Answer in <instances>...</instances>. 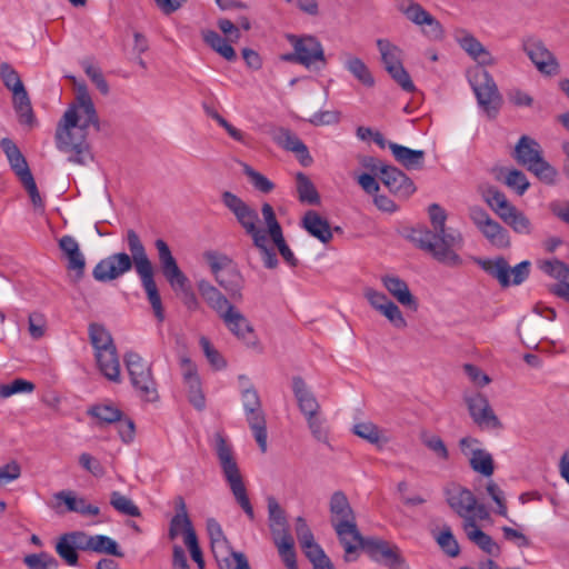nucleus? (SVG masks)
<instances>
[{"mask_svg": "<svg viewBox=\"0 0 569 569\" xmlns=\"http://www.w3.org/2000/svg\"><path fill=\"white\" fill-rule=\"evenodd\" d=\"M469 218L492 246L497 248H508L510 246V237L507 229L493 220L483 208L478 206L471 207L469 209Z\"/></svg>", "mask_w": 569, "mask_h": 569, "instance_id": "a211bd4d", "label": "nucleus"}, {"mask_svg": "<svg viewBox=\"0 0 569 569\" xmlns=\"http://www.w3.org/2000/svg\"><path fill=\"white\" fill-rule=\"evenodd\" d=\"M183 381L188 391L190 403L198 410L206 407V398L201 389V382L197 373L196 365L188 358L181 359Z\"/></svg>", "mask_w": 569, "mask_h": 569, "instance_id": "5701e85b", "label": "nucleus"}, {"mask_svg": "<svg viewBox=\"0 0 569 569\" xmlns=\"http://www.w3.org/2000/svg\"><path fill=\"white\" fill-rule=\"evenodd\" d=\"M110 505L120 513L129 517H140L139 507L128 497L119 491H112L110 495Z\"/></svg>", "mask_w": 569, "mask_h": 569, "instance_id": "49530a36", "label": "nucleus"}, {"mask_svg": "<svg viewBox=\"0 0 569 569\" xmlns=\"http://www.w3.org/2000/svg\"><path fill=\"white\" fill-rule=\"evenodd\" d=\"M241 387V401L243 405L247 422L253 432L254 439L261 450L267 451V421L262 410V403L258 390L250 379L240 375L238 377Z\"/></svg>", "mask_w": 569, "mask_h": 569, "instance_id": "1a4fd4ad", "label": "nucleus"}, {"mask_svg": "<svg viewBox=\"0 0 569 569\" xmlns=\"http://www.w3.org/2000/svg\"><path fill=\"white\" fill-rule=\"evenodd\" d=\"M127 247L130 254L117 252L101 259L92 270L93 278L99 282L116 280L134 267L141 284L147 293L149 303L159 322L164 320V310L160 293L154 281V271L146 248L133 229L127 230Z\"/></svg>", "mask_w": 569, "mask_h": 569, "instance_id": "f03ea898", "label": "nucleus"}, {"mask_svg": "<svg viewBox=\"0 0 569 569\" xmlns=\"http://www.w3.org/2000/svg\"><path fill=\"white\" fill-rule=\"evenodd\" d=\"M88 331L90 342L94 348V355L116 347L110 332L102 325L90 323Z\"/></svg>", "mask_w": 569, "mask_h": 569, "instance_id": "a19ab883", "label": "nucleus"}, {"mask_svg": "<svg viewBox=\"0 0 569 569\" xmlns=\"http://www.w3.org/2000/svg\"><path fill=\"white\" fill-rule=\"evenodd\" d=\"M308 427L316 440L329 445V432L326 421L319 415L306 418Z\"/></svg>", "mask_w": 569, "mask_h": 569, "instance_id": "4d7b16f0", "label": "nucleus"}, {"mask_svg": "<svg viewBox=\"0 0 569 569\" xmlns=\"http://www.w3.org/2000/svg\"><path fill=\"white\" fill-rule=\"evenodd\" d=\"M244 174L249 178L251 184L262 193H269L274 189V184L266 176L256 171L250 166L244 164Z\"/></svg>", "mask_w": 569, "mask_h": 569, "instance_id": "5fc2aeb1", "label": "nucleus"}, {"mask_svg": "<svg viewBox=\"0 0 569 569\" xmlns=\"http://www.w3.org/2000/svg\"><path fill=\"white\" fill-rule=\"evenodd\" d=\"M503 182L507 187L515 190L519 196H522L530 186L526 174L518 169L508 170Z\"/></svg>", "mask_w": 569, "mask_h": 569, "instance_id": "864d4df0", "label": "nucleus"}, {"mask_svg": "<svg viewBox=\"0 0 569 569\" xmlns=\"http://www.w3.org/2000/svg\"><path fill=\"white\" fill-rule=\"evenodd\" d=\"M455 39L461 49L479 64L478 67L483 68L485 66H493L496 63V59L492 54L471 33L465 30H458L455 34Z\"/></svg>", "mask_w": 569, "mask_h": 569, "instance_id": "b1692460", "label": "nucleus"}, {"mask_svg": "<svg viewBox=\"0 0 569 569\" xmlns=\"http://www.w3.org/2000/svg\"><path fill=\"white\" fill-rule=\"evenodd\" d=\"M330 522L337 533L339 542L343 547L345 562H353L358 559V547L352 540L360 533L357 527L356 515L345 492L335 491L330 498Z\"/></svg>", "mask_w": 569, "mask_h": 569, "instance_id": "39448f33", "label": "nucleus"}, {"mask_svg": "<svg viewBox=\"0 0 569 569\" xmlns=\"http://www.w3.org/2000/svg\"><path fill=\"white\" fill-rule=\"evenodd\" d=\"M261 214L263 217L266 227L268 228L267 238H270L273 244L278 248L279 253L281 254L283 260L290 267H297L298 259L295 257L293 252L291 251V249L289 248L284 240L282 227L277 219L272 206L268 202H264L261 206Z\"/></svg>", "mask_w": 569, "mask_h": 569, "instance_id": "6ab92c4d", "label": "nucleus"}, {"mask_svg": "<svg viewBox=\"0 0 569 569\" xmlns=\"http://www.w3.org/2000/svg\"><path fill=\"white\" fill-rule=\"evenodd\" d=\"M483 199L487 204L501 218V213H506L509 211V208H513L506 194L498 190L497 188L489 187L483 192Z\"/></svg>", "mask_w": 569, "mask_h": 569, "instance_id": "37998d69", "label": "nucleus"}, {"mask_svg": "<svg viewBox=\"0 0 569 569\" xmlns=\"http://www.w3.org/2000/svg\"><path fill=\"white\" fill-rule=\"evenodd\" d=\"M292 391L305 418L319 415L320 405L301 377L292 378Z\"/></svg>", "mask_w": 569, "mask_h": 569, "instance_id": "c85d7f7f", "label": "nucleus"}, {"mask_svg": "<svg viewBox=\"0 0 569 569\" xmlns=\"http://www.w3.org/2000/svg\"><path fill=\"white\" fill-rule=\"evenodd\" d=\"M268 519L273 540L291 536L284 510L274 497H268Z\"/></svg>", "mask_w": 569, "mask_h": 569, "instance_id": "473e14b6", "label": "nucleus"}, {"mask_svg": "<svg viewBox=\"0 0 569 569\" xmlns=\"http://www.w3.org/2000/svg\"><path fill=\"white\" fill-rule=\"evenodd\" d=\"M223 206L234 216L238 224L248 234L254 248L258 249L262 258L263 264L268 269H274L278 266V258L272 247L268 246L267 230L258 227V211L247 203L243 199L231 191L221 193Z\"/></svg>", "mask_w": 569, "mask_h": 569, "instance_id": "20e7f679", "label": "nucleus"}, {"mask_svg": "<svg viewBox=\"0 0 569 569\" xmlns=\"http://www.w3.org/2000/svg\"><path fill=\"white\" fill-rule=\"evenodd\" d=\"M214 451L224 480L227 481L236 501L242 508L249 519L253 520L254 512L247 495V489L241 476L233 449L221 433L214 436Z\"/></svg>", "mask_w": 569, "mask_h": 569, "instance_id": "423d86ee", "label": "nucleus"}, {"mask_svg": "<svg viewBox=\"0 0 569 569\" xmlns=\"http://www.w3.org/2000/svg\"><path fill=\"white\" fill-rule=\"evenodd\" d=\"M88 413L97 418L101 423H113L121 421L122 412L110 405H97L88 410Z\"/></svg>", "mask_w": 569, "mask_h": 569, "instance_id": "de8ad7c7", "label": "nucleus"}, {"mask_svg": "<svg viewBox=\"0 0 569 569\" xmlns=\"http://www.w3.org/2000/svg\"><path fill=\"white\" fill-rule=\"evenodd\" d=\"M381 282L386 290L403 307L417 310V299L411 293L407 282L397 276H383Z\"/></svg>", "mask_w": 569, "mask_h": 569, "instance_id": "c756f323", "label": "nucleus"}, {"mask_svg": "<svg viewBox=\"0 0 569 569\" xmlns=\"http://www.w3.org/2000/svg\"><path fill=\"white\" fill-rule=\"evenodd\" d=\"M91 551L123 557V552L119 549L118 543L110 537L103 535L92 536Z\"/></svg>", "mask_w": 569, "mask_h": 569, "instance_id": "8fccbe9b", "label": "nucleus"}, {"mask_svg": "<svg viewBox=\"0 0 569 569\" xmlns=\"http://www.w3.org/2000/svg\"><path fill=\"white\" fill-rule=\"evenodd\" d=\"M154 246L162 274L172 290L181 293V300L188 310H198L200 307L198 298L191 289L188 277L179 268L168 243L162 239H157Z\"/></svg>", "mask_w": 569, "mask_h": 569, "instance_id": "0eeeda50", "label": "nucleus"}, {"mask_svg": "<svg viewBox=\"0 0 569 569\" xmlns=\"http://www.w3.org/2000/svg\"><path fill=\"white\" fill-rule=\"evenodd\" d=\"M352 542L358 547V551L362 549L371 560L391 569H397L403 563L399 548L387 540L377 537H363L359 533Z\"/></svg>", "mask_w": 569, "mask_h": 569, "instance_id": "ddd939ff", "label": "nucleus"}, {"mask_svg": "<svg viewBox=\"0 0 569 569\" xmlns=\"http://www.w3.org/2000/svg\"><path fill=\"white\" fill-rule=\"evenodd\" d=\"M429 217L432 230L415 228L410 231L409 240L419 249L429 253L436 261L449 267L462 264L461 257L456 252L463 244V238L458 231H447L446 211L437 203L429 206Z\"/></svg>", "mask_w": 569, "mask_h": 569, "instance_id": "7ed1b4c3", "label": "nucleus"}, {"mask_svg": "<svg viewBox=\"0 0 569 569\" xmlns=\"http://www.w3.org/2000/svg\"><path fill=\"white\" fill-rule=\"evenodd\" d=\"M377 47L385 69L390 77L401 87L402 90L407 92L415 91V84L402 64L403 51L388 39H378Z\"/></svg>", "mask_w": 569, "mask_h": 569, "instance_id": "4468645a", "label": "nucleus"}, {"mask_svg": "<svg viewBox=\"0 0 569 569\" xmlns=\"http://www.w3.org/2000/svg\"><path fill=\"white\" fill-rule=\"evenodd\" d=\"M462 529L475 546L489 556L497 557L500 555L501 549L499 545L485 531H482L476 523V519H468L463 521Z\"/></svg>", "mask_w": 569, "mask_h": 569, "instance_id": "a878e982", "label": "nucleus"}, {"mask_svg": "<svg viewBox=\"0 0 569 569\" xmlns=\"http://www.w3.org/2000/svg\"><path fill=\"white\" fill-rule=\"evenodd\" d=\"M204 258L210 267V271L216 278L219 273L232 266V261L224 254H219L214 251H208L204 253Z\"/></svg>", "mask_w": 569, "mask_h": 569, "instance_id": "052dcab7", "label": "nucleus"}, {"mask_svg": "<svg viewBox=\"0 0 569 569\" xmlns=\"http://www.w3.org/2000/svg\"><path fill=\"white\" fill-rule=\"evenodd\" d=\"M123 361L131 386L138 396L147 402L157 401L159 395L151 363L134 351H128L123 357Z\"/></svg>", "mask_w": 569, "mask_h": 569, "instance_id": "9d476101", "label": "nucleus"}, {"mask_svg": "<svg viewBox=\"0 0 569 569\" xmlns=\"http://www.w3.org/2000/svg\"><path fill=\"white\" fill-rule=\"evenodd\" d=\"M203 41L217 53L228 61H233L237 58L234 49L228 43L226 38H222L218 32L213 30L202 31Z\"/></svg>", "mask_w": 569, "mask_h": 569, "instance_id": "ea45409f", "label": "nucleus"}, {"mask_svg": "<svg viewBox=\"0 0 569 569\" xmlns=\"http://www.w3.org/2000/svg\"><path fill=\"white\" fill-rule=\"evenodd\" d=\"M272 139L278 146L295 152L303 166L312 162L307 146L289 129L282 127L274 129L272 131Z\"/></svg>", "mask_w": 569, "mask_h": 569, "instance_id": "393cba45", "label": "nucleus"}, {"mask_svg": "<svg viewBox=\"0 0 569 569\" xmlns=\"http://www.w3.org/2000/svg\"><path fill=\"white\" fill-rule=\"evenodd\" d=\"M1 148L7 156L10 168L18 177L20 182L24 179L33 177L24 156L11 139L3 138L1 140Z\"/></svg>", "mask_w": 569, "mask_h": 569, "instance_id": "7c9ffc66", "label": "nucleus"}, {"mask_svg": "<svg viewBox=\"0 0 569 569\" xmlns=\"http://www.w3.org/2000/svg\"><path fill=\"white\" fill-rule=\"evenodd\" d=\"M302 550L306 557L313 565V569H335L331 560L317 542Z\"/></svg>", "mask_w": 569, "mask_h": 569, "instance_id": "3c124183", "label": "nucleus"}, {"mask_svg": "<svg viewBox=\"0 0 569 569\" xmlns=\"http://www.w3.org/2000/svg\"><path fill=\"white\" fill-rule=\"evenodd\" d=\"M470 467L473 471L485 477H490L495 471L492 456L482 449H473L469 459Z\"/></svg>", "mask_w": 569, "mask_h": 569, "instance_id": "79ce46f5", "label": "nucleus"}, {"mask_svg": "<svg viewBox=\"0 0 569 569\" xmlns=\"http://www.w3.org/2000/svg\"><path fill=\"white\" fill-rule=\"evenodd\" d=\"M476 262L486 273L496 279L502 288L511 284H521L529 277L530 272V262L527 260L521 261L513 268L509 266L503 257L493 259L478 258Z\"/></svg>", "mask_w": 569, "mask_h": 569, "instance_id": "f8f14e48", "label": "nucleus"}, {"mask_svg": "<svg viewBox=\"0 0 569 569\" xmlns=\"http://www.w3.org/2000/svg\"><path fill=\"white\" fill-rule=\"evenodd\" d=\"M13 108L19 117V121L23 124L32 126L36 121L31 101L24 87L14 90Z\"/></svg>", "mask_w": 569, "mask_h": 569, "instance_id": "e433bc0d", "label": "nucleus"}, {"mask_svg": "<svg viewBox=\"0 0 569 569\" xmlns=\"http://www.w3.org/2000/svg\"><path fill=\"white\" fill-rule=\"evenodd\" d=\"M199 343L203 350V353L210 365L216 369H222L226 367V361L220 352L211 345L208 338L201 337Z\"/></svg>", "mask_w": 569, "mask_h": 569, "instance_id": "0e129e2a", "label": "nucleus"}, {"mask_svg": "<svg viewBox=\"0 0 569 569\" xmlns=\"http://www.w3.org/2000/svg\"><path fill=\"white\" fill-rule=\"evenodd\" d=\"M445 496L447 503L463 521L475 519L472 508L476 503V497L469 489L457 483H450L445 489Z\"/></svg>", "mask_w": 569, "mask_h": 569, "instance_id": "412c9836", "label": "nucleus"}, {"mask_svg": "<svg viewBox=\"0 0 569 569\" xmlns=\"http://www.w3.org/2000/svg\"><path fill=\"white\" fill-rule=\"evenodd\" d=\"M214 280L218 284L223 288L227 293L236 300L242 299V288L244 284V279L240 272V270L234 266H230L228 269L219 273Z\"/></svg>", "mask_w": 569, "mask_h": 569, "instance_id": "72a5a7b5", "label": "nucleus"}, {"mask_svg": "<svg viewBox=\"0 0 569 569\" xmlns=\"http://www.w3.org/2000/svg\"><path fill=\"white\" fill-rule=\"evenodd\" d=\"M437 542L441 549L450 557H457L460 552L458 541L456 540L451 529L446 527L437 537Z\"/></svg>", "mask_w": 569, "mask_h": 569, "instance_id": "13d9d810", "label": "nucleus"}, {"mask_svg": "<svg viewBox=\"0 0 569 569\" xmlns=\"http://www.w3.org/2000/svg\"><path fill=\"white\" fill-rule=\"evenodd\" d=\"M34 385L24 379H14L8 385L0 386V398H8L20 392H32Z\"/></svg>", "mask_w": 569, "mask_h": 569, "instance_id": "e2e57ef3", "label": "nucleus"}, {"mask_svg": "<svg viewBox=\"0 0 569 569\" xmlns=\"http://www.w3.org/2000/svg\"><path fill=\"white\" fill-rule=\"evenodd\" d=\"M92 126L100 131V121L86 86H79L76 100L59 120L54 142L57 149L67 154V160L79 166H87L93 160L88 142V128Z\"/></svg>", "mask_w": 569, "mask_h": 569, "instance_id": "f257e3e1", "label": "nucleus"}, {"mask_svg": "<svg viewBox=\"0 0 569 569\" xmlns=\"http://www.w3.org/2000/svg\"><path fill=\"white\" fill-rule=\"evenodd\" d=\"M353 432L358 437L372 445L386 443L387 439L382 437L380 429L372 422H360L353 426Z\"/></svg>", "mask_w": 569, "mask_h": 569, "instance_id": "09e8293b", "label": "nucleus"}, {"mask_svg": "<svg viewBox=\"0 0 569 569\" xmlns=\"http://www.w3.org/2000/svg\"><path fill=\"white\" fill-rule=\"evenodd\" d=\"M278 552L288 569H298L295 552V541L292 536H284L273 540Z\"/></svg>", "mask_w": 569, "mask_h": 569, "instance_id": "a18cd8bd", "label": "nucleus"}, {"mask_svg": "<svg viewBox=\"0 0 569 569\" xmlns=\"http://www.w3.org/2000/svg\"><path fill=\"white\" fill-rule=\"evenodd\" d=\"M395 159L408 170H419L423 168L426 152L423 150H413L396 142L388 143Z\"/></svg>", "mask_w": 569, "mask_h": 569, "instance_id": "2f4dec72", "label": "nucleus"}, {"mask_svg": "<svg viewBox=\"0 0 569 569\" xmlns=\"http://www.w3.org/2000/svg\"><path fill=\"white\" fill-rule=\"evenodd\" d=\"M56 552L68 566L76 567L78 565V550L67 533L59 537L56 543Z\"/></svg>", "mask_w": 569, "mask_h": 569, "instance_id": "c03bdc74", "label": "nucleus"}, {"mask_svg": "<svg viewBox=\"0 0 569 569\" xmlns=\"http://www.w3.org/2000/svg\"><path fill=\"white\" fill-rule=\"evenodd\" d=\"M197 289L208 307L211 308L219 318L227 309L233 306L217 287L206 279H199L197 281Z\"/></svg>", "mask_w": 569, "mask_h": 569, "instance_id": "bb28decb", "label": "nucleus"}, {"mask_svg": "<svg viewBox=\"0 0 569 569\" xmlns=\"http://www.w3.org/2000/svg\"><path fill=\"white\" fill-rule=\"evenodd\" d=\"M381 182L399 199H408L416 192L413 181L400 169L389 166L382 169Z\"/></svg>", "mask_w": 569, "mask_h": 569, "instance_id": "4be33fe9", "label": "nucleus"}, {"mask_svg": "<svg viewBox=\"0 0 569 569\" xmlns=\"http://www.w3.org/2000/svg\"><path fill=\"white\" fill-rule=\"evenodd\" d=\"M513 159L539 180L547 184H553L557 170L542 157V149L538 141L528 136H521L515 147Z\"/></svg>", "mask_w": 569, "mask_h": 569, "instance_id": "6e6552de", "label": "nucleus"}, {"mask_svg": "<svg viewBox=\"0 0 569 569\" xmlns=\"http://www.w3.org/2000/svg\"><path fill=\"white\" fill-rule=\"evenodd\" d=\"M23 562L31 569H57L59 566L57 559L47 552L28 555Z\"/></svg>", "mask_w": 569, "mask_h": 569, "instance_id": "603ef678", "label": "nucleus"}, {"mask_svg": "<svg viewBox=\"0 0 569 569\" xmlns=\"http://www.w3.org/2000/svg\"><path fill=\"white\" fill-rule=\"evenodd\" d=\"M68 259L67 269L73 271L74 281H79L84 274L86 259L83 253L79 250L69 251L64 253Z\"/></svg>", "mask_w": 569, "mask_h": 569, "instance_id": "bf43d9fd", "label": "nucleus"}, {"mask_svg": "<svg viewBox=\"0 0 569 569\" xmlns=\"http://www.w3.org/2000/svg\"><path fill=\"white\" fill-rule=\"evenodd\" d=\"M345 56L346 59L343 66L346 70H348L352 74V77L362 86L367 88H372L376 82L368 66L356 56H352L350 53H346Z\"/></svg>", "mask_w": 569, "mask_h": 569, "instance_id": "c9c22d12", "label": "nucleus"}, {"mask_svg": "<svg viewBox=\"0 0 569 569\" xmlns=\"http://www.w3.org/2000/svg\"><path fill=\"white\" fill-rule=\"evenodd\" d=\"M220 319L227 327V329L246 347L262 351L260 340L254 331L253 326L247 319V317L234 306L227 309Z\"/></svg>", "mask_w": 569, "mask_h": 569, "instance_id": "f3484780", "label": "nucleus"}, {"mask_svg": "<svg viewBox=\"0 0 569 569\" xmlns=\"http://www.w3.org/2000/svg\"><path fill=\"white\" fill-rule=\"evenodd\" d=\"M465 402L473 422L480 428L500 429L502 425L493 412L487 397L482 393H473L465 397Z\"/></svg>", "mask_w": 569, "mask_h": 569, "instance_id": "aec40b11", "label": "nucleus"}, {"mask_svg": "<svg viewBox=\"0 0 569 569\" xmlns=\"http://www.w3.org/2000/svg\"><path fill=\"white\" fill-rule=\"evenodd\" d=\"M301 227L313 238L327 244L332 240L333 233L329 221L315 210H308L301 219Z\"/></svg>", "mask_w": 569, "mask_h": 569, "instance_id": "cd10ccee", "label": "nucleus"}, {"mask_svg": "<svg viewBox=\"0 0 569 569\" xmlns=\"http://www.w3.org/2000/svg\"><path fill=\"white\" fill-rule=\"evenodd\" d=\"M521 49L531 63L545 77H555L560 73V63L543 40L535 36L525 37L521 40Z\"/></svg>", "mask_w": 569, "mask_h": 569, "instance_id": "2eb2a0df", "label": "nucleus"}, {"mask_svg": "<svg viewBox=\"0 0 569 569\" xmlns=\"http://www.w3.org/2000/svg\"><path fill=\"white\" fill-rule=\"evenodd\" d=\"M296 535L302 549L315 543V537L303 517L296 519Z\"/></svg>", "mask_w": 569, "mask_h": 569, "instance_id": "774afa93", "label": "nucleus"}, {"mask_svg": "<svg viewBox=\"0 0 569 569\" xmlns=\"http://www.w3.org/2000/svg\"><path fill=\"white\" fill-rule=\"evenodd\" d=\"M94 356L100 372L112 382H121L120 362L117 348L111 347L108 350L98 352Z\"/></svg>", "mask_w": 569, "mask_h": 569, "instance_id": "f704fd0d", "label": "nucleus"}, {"mask_svg": "<svg viewBox=\"0 0 569 569\" xmlns=\"http://www.w3.org/2000/svg\"><path fill=\"white\" fill-rule=\"evenodd\" d=\"M288 42L296 49L300 60V64L307 69H322L327 64L325 50L321 42L311 34L297 36L288 33L286 36Z\"/></svg>", "mask_w": 569, "mask_h": 569, "instance_id": "dca6fc26", "label": "nucleus"}, {"mask_svg": "<svg viewBox=\"0 0 569 569\" xmlns=\"http://www.w3.org/2000/svg\"><path fill=\"white\" fill-rule=\"evenodd\" d=\"M296 188L300 202L311 206L320 204V196L313 182L303 172H298L296 174Z\"/></svg>", "mask_w": 569, "mask_h": 569, "instance_id": "58836bf2", "label": "nucleus"}, {"mask_svg": "<svg viewBox=\"0 0 569 569\" xmlns=\"http://www.w3.org/2000/svg\"><path fill=\"white\" fill-rule=\"evenodd\" d=\"M468 79L479 107L489 118H495L501 107L502 98L492 76L481 67H473L468 71Z\"/></svg>", "mask_w": 569, "mask_h": 569, "instance_id": "9b49d317", "label": "nucleus"}, {"mask_svg": "<svg viewBox=\"0 0 569 569\" xmlns=\"http://www.w3.org/2000/svg\"><path fill=\"white\" fill-rule=\"evenodd\" d=\"M486 489H487L488 495L491 497V499L497 505L496 512L503 518H508V509H507V505H506V500H505V493L500 489V487L496 482L489 481L487 483Z\"/></svg>", "mask_w": 569, "mask_h": 569, "instance_id": "69168bd1", "label": "nucleus"}, {"mask_svg": "<svg viewBox=\"0 0 569 569\" xmlns=\"http://www.w3.org/2000/svg\"><path fill=\"white\" fill-rule=\"evenodd\" d=\"M0 77L3 81L4 87L11 92L24 87L20 79L19 73L8 62H2L0 64Z\"/></svg>", "mask_w": 569, "mask_h": 569, "instance_id": "6e6d98bb", "label": "nucleus"}, {"mask_svg": "<svg viewBox=\"0 0 569 569\" xmlns=\"http://www.w3.org/2000/svg\"><path fill=\"white\" fill-rule=\"evenodd\" d=\"M500 219L518 234L529 236L532 233L533 226L530 219L517 207L509 208L508 212L501 213Z\"/></svg>", "mask_w": 569, "mask_h": 569, "instance_id": "4c0bfd02", "label": "nucleus"}, {"mask_svg": "<svg viewBox=\"0 0 569 569\" xmlns=\"http://www.w3.org/2000/svg\"><path fill=\"white\" fill-rule=\"evenodd\" d=\"M406 17L418 26H425L426 22L431 21V14L422 8L421 4L410 1L408 7L403 9Z\"/></svg>", "mask_w": 569, "mask_h": 569, "instance_id": "680f3d73", "label": "nucleus"}, {"mask_svg": "<svg viewBox=\"0 0 569 569\" xmlns=\"http://www.w3.org/2000/svg\"><path fill=\"white\" fill-rule=\"evenodd\" d=\"M212 553L216 560L221 565V562H226L229 566V556L234 558V553H239L238 551H231L228 539H220L211 542Z\"/></svg>", "mask_w": 569, "mask_h": 569, "instance_id": "338daca9", "label": "nucleus"}]
</instances>
